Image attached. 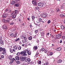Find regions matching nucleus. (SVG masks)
Here are the masks:
<instances>
[{
    "label": "nucleus",
    "instance_id": "19",
    "mask_svg": "<svg viewBox=\"0 0 65 65\" xmlns=\"http://www.w3.org/2000/svg\"><path fill=\"white\" fill-rule=\"evenodd\" d=\"M61 28L62 30H64L65 29V27L63 25H61Z\"/></svg>",
    "mask_w": 65,
    "mask_h": 65
},
{
    "label": "nucleus",
    "instance_id": "26",
    "mask_svg": "<svg viewBox=\"0 0 65 65\" xmlns=\"http://www.w3.org/2000/svg\"><path fill=\"white\" fill-rule=\"evenodd\" d=\"M27 54L28 55H30L31 54V52L30 51H28L27 52Z\"/></svg>",
    "mask_w": 65,
    "mask_h": 65
},
{
    "label": "nucleus",
    "instance_id": "7",
    "mask_svg": "<svg viewBox=\"0 0 65 65\" xmlns=\"http://www.w3.org/2000/svg\"><path fill=\"white\" fill-rule=\"evenodd\" d=\"M15 3H17L16 4H14V6L15 7H19V5L20 4L19 2H15Z\"/></svg>",
    "mask_w": 65,
    "mask_h": 65
},
{
    "label": "nucleus",
    "instance_id": "37",
    "mask_svg": "<svg viewBox=\"0 0 65 65\" xmlns=\"http://www.w3.org/2000/svg\"><path fill=\"white\" fill-rule=\"evenodd\" d=\"M16 63H17V64H20L21 62L20 61H17L16 62Z\"/></svg>",
    "mask_w": 65,
    "mask_h": 65
},
{
    "label": "nucleus",
    "instance_id": "33",
    "mask_svg": "<svg viewBox=\"0 0 65 65\" xmlns=\"http://www.w3.org/2000/svg\"><path fill=\"white\" fill-rule=\"evenodd\" d=\"M20 55H21V53L20 52H18L16 54L17 56H20Z\"/></svg>",
    "mask_w": 65,
    "mask_h": 65
},
{
    "label": "nucleus",
    "instance_id": "18",
    "mask_svg": "<svg viewBox=\"0 0 65 65\" xmlns=\"http://www.w3.org/2000/svg\"><path fill=\"white\" fill-rule=\"evenodd\" d=\"M9 35H10V36H11V37H12L14 36V33H11L9 34Z\"/></svg>",
    "mask_w": 65,
    "mask_h": 65
},
{
    "label": "nucleus",
    "instance_id": "53",
    "mask_svg": "<svg viewBox=\"0 0 65 65\" xmlns=\"http://www.w3.org/2000/svg\"><path fill=\"white\" fill-rule=\"evenodd\" d=\"M41 61H39L38 62L39 64H41Z\"/></svg>",
    "mask_w": 65,
    "mask_h": 65
},
{
    "label": "nucleus",
    "instance_id": "54",
    "mask_svg": "<svg viewBox=\"0 0 65 65\" xmlns=\"http://www.w3.org/2000/svg\"><path fill=\"white\" fill-rule=\"evenodd\" d=\"M44 35V33L43 32H42L41 34V36H43Z\"/></svg>",
    "mask_w": 65,
    "mask_h": 65
},
{
    "label": "nucleus",
    "instance_id": "24",
    "mask_svg": "<svg viewBox=\"0 0 65 65\" xmlns=\"http://www.w3.org/2000/svg\"><path fill=\"white\" fill-rule=\"evenodd\" d=\"M13 62V61L12 60H11L10 62L9 63V64H10V65H11L12 63Z\"/></svg>",
    "mask_w": 65,
    "mask_h": 65
},
{
    "label": "nucleus",
    "instance_id": "42",
    "mask_svg": "<svg viewBox=\"0 0 65 65\" xmlns=\"http://www.w3.org/2000/svg\"><path fill=\"white\" fill-rule=\"evenodd\" d=\"M3 50V48L1 47H0V52H2V51Z\"/></svg>",
    "mask_w": 65,
    "mask_h": 65
},
{
    "label": "nucleus",
    "instance_id": "46",
    "mask_svg": "<svg viewBox=\"0 0 65 65\" xmlns=\"http://www.w3.org/2000/svg\"><path fill=\"white\" fill-rule=\"evenodd\" d=\"M5 21H6V20L4 19H3L2 20V21L4 23H5Z\"/></svg>",
    "mask_w": 65,
    "mask_h": 65
},
{
    "label": "nucleus",
    "instance_id": "61",
    "mask_svg": "<svg viewBox=\"0 0 65 65\" xmlns=\"http://www.w3.org/2000/svg\"><path fill=\"white\" fill-rule=\"evenodd\" d=\"M24 25H25V23H23V24H22V25H21L22 26H24Z\"/></svg>",
    "mask_w": 65,
    "mask_h": 65
},
{
    "label": "nucleus",
    "instance_id": "34",
    "mask_svg": "<svg viewBox=\"0 0 65 65\" xmlns=\"http://www.w3.org/2000/svg\"><path fill=\"white\" fill-rule=\"evenodd\" d=\"M56 10H57V12H58L60 11V9H59L58 8H56Z\"/></svg>",
    "mask_w": 65,
    "mask_h": 65
},
{
    "label": "nucleus",
    "instance_id": "17",
    "mask_svg": "<svg viewBox=\"0 0 65 65\" xmlns=\"http://www.w3.org/2000/svg\"><path fill=\"white\" fill-rule=\"evenodd\" d=\"M56 50L58 51H60L61 50V48L60 47H58L56 48Z\"/></svg>",
    "mask_w": 65,
    "mask_h": 65
},
{
    "label": "nucleus",
    "instance_id": "21",
    "mask_svg": "<svg viewBox=\"0 0 65 65\" xmlns=\"http://www.w3.org/2000/svg\"><path fill=\"white\" fill-rule=\"evenodd\" d=\"M9 20L8 19H7V20H5V23H9V22H10V20Z\"/></svg>",
    "mask_w": 65,
    "mask_h": 65
},
{
    "label": "nucleus",
    "instance_id": "56",
    "mask_svg": "<svg viewBox=\"0 0 65 65\" xmlns=\"http://www.w3.org/2000/svg\"><path fill=\"white\" fill-rule=\"evenodd\" d=\"M54 12V10H51V13H53Z\"/></svg>",
    "mask_w": 65,
    "mask_h": 65
},
{
    "label": "nucleus",
    "instance_id": "27",
    "mask_svg": "<svg viewBox=\"0 0 65 65\" xmlns=\"http://www.w3.org/2000/svg\"><path fill=\"white\" fill-rule=\"evenodd\" d=\"M19 56H17L16 57V60H17V61H19Z\"/></svg>",
    "mask_w": 65,
    "mask_h": 65
},
{
    "label": "nucleus",
    "instance_id": "11",
    "mask_svg": "<svg viewBox=\"0 0 65 65\" xmlns=\"http://www.w3.org/2000/svg\"><path fill=\"white\" fill-rule=\"evenodd\" d=\"M33 49L34 50H35V51L38 50V46H34L33 47Z\"/></svg>",
    "mask_w": 65,
    "mask_h": 65
},
{
    "label": "nucleus",
    "instance_id": "29",
    "mask_svg": "<svg viewBox=\"0 0 65 65\" xmlns=\"http://www.w3.org/2000/svg\"><path fill=\"white\" fill-rule=\"evenodd\" d=\"M13 48L15 50H17V48H18V46H15L13 47Z\"/></svg>",
    "mask_w": 65,
    "mask_h": 65
},
{
    "label": "nucleus",
    "instance_id": "36",
    "mask_svg": "<svg viewBox=\"0 0 65 65\" xmlns=\"http://www.w3.org/2000/svg\"><path fill=\"white\" fill-rule=\"evenodd\" d=\"M36 22L37 23V24H40V21L38 20H37Z\"/></svg>",
    "mask_w": 65,
    "mask_h": 65
},
{
    "label": "nucleus",
    "instance_id": "22",
    "mask_svg": "<svg viewBox=\"0 0 65 65\" xmlns=\"http://www.w3.org/2000/svg\"><path fill=\"white\" fill-rule=\"evenodd\" d=\"M38 55H39V52H37L35 56L36 57H37L38 56Z\"/></svg>",
    "mask_w": 65,
    "mask_h": 65
},
{
    "label": "nucleus",
    "instance_id": "59",
    "mask_svg": "<svg viewBox=\"0 0 65 65\" xmlns=\"http://www.w3.org/2000/svg\"><path fill=\"white\" fill-rule=\"evenodd\" d=\"M39 21L41 22H42V19H41L40 18V19H39Z\"/></svg>",
    "mask_w": 65,
    "mask_h": 65
},
{
    "label": "nucleus",
    "instance_id": "14",
    "mask_svg": "<svg viewBox=\"0 0 65 65\" xmlns=\"http://www.w3.org/2000/svg\"><path fill=\"white\" fill-rule=\"evenodd\" d=\"M0 43L1 44H2V45H3L4 44V43L3 42V40H0Z\"/></svg>",
    "mask_w": 65,
    "mask_h": 65
},
{
    "label": "nucleus",
    "instance_id": "13",
    "mask_svg": "<svg viewBox=\"0 0 65 65\" xmlns=\"http://www.w3.org/2000/svg\"><path fill=\"white\" fill-rule=\"evenodd\" d=\"M14 12V14H17V13L18 12V10H15V11H13Z\"/></svg>",
    "mask_w": 65,
    "mask_h": 65
},
{
    "label": "nucleus",
    "instance_id": "55",
    "mask_svg": "<svg viewBox=\"0 0 65 65\" xmlns=\"http://www.w3.org/2000/svg\"><path fill=\"white\" fill-rule=\"evenodd\" d=\"M51 23V21H50V20H48V21L47 22V23L48 24H50Z\"/></svg>",
    "mask_w": 65,
    "mask_h": 65
},
{
    "label": "nucleus",
    "instance_id": "12",
    "mask_svg": "<svg viewBox=\"0 0 65 65\" xmlns=\"http://www.w3.org/2000/svg\"><path fill=\"white\" fill-rule=\"evenodd\" d=\"M47 15H46V14H42V17H43V18H45L46 17Z\"/></svg>",
    "mask_w": 65,
    "mask_h": 65
},
{
    "label": "nucleus",
    "instance_id": "6",
    "mask_svg": "<svg viewBox=\"0 0 65 65\" xmlns=\"http://www.w3.org/2000/svg\"><path fill=\"white\" fill-rule=\"evenodd\" d=\"M2 54L3 55H5L6 53V50L4 48Z\"/></svg>",
    "mask_w": 65,
    "mask_h": 65
},
{
    "label": "nucleus",
    "instance_id": "40",
    "mask_svg": "<svg viewBox=\"0 0 65 65\" xmlns=\"http://www.w3.org/2000/svg\"><path fill=\"white\" fill-rule=\"evenodd\" d=\"M48 62H45L44 63H45V65H47L48 64Z\"/></svg>",
    "mask_w": 65,
    "mask_h": 65
},
{
    "label": "nucleus",
    "instance_id": "2",
    "mask_svg": "<svg viewBox=\"0 0 65 65\" xmlns=\"http://www.w3.org/2000/svg\"><path fill=\"white\" fill-rule=\"evenodd\" d=\"M62 34H56V37L57 39H60V38H61V36H62Z\"/></svg>",
    "mask_w": 65,
    "mask_h": 65
},
{
    "label": "nucleus",
    "instance_id": "25",
    "mask_svg": "<svg viewBox=\"0 0 65 65\" xmlns=\"http://www.w3.org/2000/svg\"><path fill=\"white\" fill-rule=\"evenodd\" d=\"M2 17L4 18H5L7 17V15L4 14L2 15Z\"/></svg>",
    "mask_w": 65,
    "mask_h": 65
},
{
    "label": "nucleus",
    "instance_id": "43",
    "mask_svg": "<svg viewBox=\"0 0 65 65\" xmlns=\"http://www.w3.org/2000/svg\"><path fill=\"white\" fill-rule=\"evenodd\" d=\"M20 53V54L21 55H22V54H24V51H21V53Z\"/></svg>",
    "mask_w": 65,
    "mask_h": 65
},
{
    "label": "nucleus",
    "instance_id": "16",
    "mask_svg": "<svg viewBox=\"0 0 65 65\" xmlns=\"http://www.w3.org/2000/svg\"><path fill=\"white\" fill-rule=\"evenodd\" d=\"M15 3V2L13 1H12V2H11V5H14Z\"/></svg>",
    "mask_w": 65,
    "mask_h": 65
},
{
    "label": "nucleus",
    "instance_id": "31",
    "mask_svg": "<svg viewBox=\"0 0 65 65\" xmlns=\"http://www.w3.org/2000/svg\"><path fill=\"white\" fill-rule=\"evenodd\" d=\"M28 39L29 40H31L32 39V37L31 36H30V37H28Z\"/></svg>",
    "mask_w": 65,
    "mask_h": 65
},
{
    "label": "nucleus",
    "instance_id": "35",
    "mask_svg": "<svg viewBox=\"0 0 65 65\" xmlns=\"http://www.w3.org/2000/svg\"><path fill=\"white\" fill-rule=\"evenodd\" d=\"M23 56H27V53H25L24 52V53H23Z\"/></svg>",
    "mask_w": 65,
    "mask_h": 65
},
{
    "label": "nucleus",
    "instance_id": "57",
    "mask_svg": "<svg viewBox=\"0 0 65 65\" xmlns=\"http://www.w3.org/2000/svg\"><path fill=\"white\" fill-rule=\"evenodd\" d=\"M13 24H14V22H12L10 23V25H13Z\"/></svg>",
    "mask_w": 65,
    "mask_h": 65
},
{
    "label": "nucleus",
    "instance_id": "41",
    "mask_svg": "<svg viewBox=\"0 0 65 65\" xmlns=\"http://www.w3.org/2000/svg\"><path fill=\"white\" fill-rule=\"evenodd\" d=\"M38 30H36L35 31V33L36 34H37V33H38Z\"/></svg>",
    "mask_w": 65,
    "mask_h": 65
},
{
    "label": "nucleus",
    "instance_id": "44",
    "mask_svg": "<svg viewBox=\"0 0 65 65\" xmlns=\"http://www.w3.org/2000/svg\"><path fill=\"white\" fill-rule=\"evenodd\" d=\"M28 50H25V51H24V52H25V53H28Z\"/></svg>",
    "mask_w": 65,
    "mask_h": 65
},
{
    "label": "nucleus",
    "instance_id": "38",
    "mask_svg": "<svg viewBox=\"0 0 65 65\" xmlns=\"http://www.w3.org/2000/svg\"><path fill=\"white\" fill-rule=\"evenodd\" d=\"M31 18L32 20H34L35 19V17L34 16V15H33L32 16Z\"/></svg>",
    "mask_w": 65,
    "mask_h": 65
},
{
    "label": "nucleus",
    "instance_id": "60",
    "mask_svg": "<svg viewBox=\"0 0 65 65\" xmlns=\"http://www.w3.org/2000/svg\"><path fill=\"white\" fill-rule=\"evenodd\" d=\"M14 14V12L13 11L12 12L11 14V15H12V14Z\"/></svg>",
    "mask_w": 65,
    "mask_h": 65
},
{
    "label": "nucleus",
    "instance_id": "10",
    "mask_svg": "<svg viewBox=\"0 0 65 65\" xmlns=\"http://www.w3.org/2000/svg\"><path fill=\"white\" fill-rule=\"evenodd\" d=\"M22 39H27V37H26L25 36L23 35H22L21 37Z\"/></svg>",
    "mask_w": 65,
    "mask_h": 65
},
{
    "label": "nucleus",
    "instance_id": "63",
    "mask_svg": "<svg viewBox=\"0 0 65 65\" xmlns=\"http://www.w3.org/2000/svg\"><path fill=\"white\" fill-rule=\"evenodd\" d=\"M1 57L2 58H4V56L3 55H2L1 56Z\"/></svg>",
    "mask_w": 65,
    "mask_h": 65
},
{
    "label": "nucleus",
    "instance_id": "23",
    "mask_svg": "<svg viewBox=\"0 0 65 65\" xmlns=\"http://www.w3.org/2000/svg\"><path fill=\"white\" fill-rule=\"evenodd\" d=\"M62 62V60L60 59L58 61L57 63H61Z\"/></svg>",
    "mask_w": 65,
    "mask_h": 65
},
{
    "label": "nucleus",
    "instance_id": "39",
    "mask_svg": "<svg viewBox=\"0 0 65 65\" xmlns=\"http://www.w3.org/2000/svg\"><path fill=\"white\" fill-rule=\"evenodd\" d=\"M60 17H61L62 18H63V17H64V15L63 14H60Z\"/></svg>",
    "mask_w": 65,
    "mask_h": 65
},
{
    "label": "nucleus",
    "instance_id": "49",
    "mask_svg": "<svg viewBox=\"0 0 65 65\" xmlns=\"http://www.w3.org/2000/svg\"><path fill=\"white\" fill-rule=\"evenodd\" d=\"M10 52L11 53H13V51H12V50H11V49H10Z\"/></svg>",
    "mask_w": 65,
    "mask_h": 65
},
{
    "label": "nucleus",
    "instance_id": "45",
    "mask_svg": "<svg viewBox=\"0 0 65 65\" xmlns=\"http://www.w3.org/2000/svg\"><path fill=\"white\" fill-rule=\"evenodd\" d=\"M29 27L30 29H32V24H30V25H29Z\"/></svg>",
    "mask_w": 65,
    "mask_h": 65
},
{
    "label": "nucleus",
    "instance_id": "47",
    "mask_svg": "<svg viewBox=\"0 0 65 65\" xmlns=\"http://www.w3.org/2000/svg\"><path fill=\"white\" fill-rule=\"evenodd\" d=\"M34 62H30V64H31V65H34Z\"/></svg>",
    "mask_w": 65,
    "mask_h": 65
},
{
    "label": "nucleus",
    "instance_id": "30",
    "mask_svg": "<svg viewBox=\"0 0 65 65\" xmlns=\"http://www.w3.org/2000/svg\"><path fill=\"white\" fill-rule=\"evenodd\" d=\"M22 42L23 43L26 42V39H24L22 40Z\"/></svg>",
    "mask_w": 65,
    "mask_h": 65
},
{
    "label": "nucleus",
    "instance_id": "62",
    "mask_svg": "<svg viewBox=\"0 0 65 65\" xmlns=\"http://www.w3.org/2000/svg\"><path fill=\"white\" fill-rule=\"evenodd\" d=\"M11 60H12V61H14V60H15V58H13L12 59H11Z\"/></svg>",
    "mask_w": 65,
    "mask_h": 65
},
{
    "label": "nucleus",
    "instance_id": "5",
    "mask_svg": "<svg viewBox=\"0 0 65 65\" xmlns=\"http://www.w3.org/2000/svg\"><path fill=\"white\" fill-rule=\"evenodd\" d=\"M37 0H32V3L33 4H34L35 5H37V3L36 1Z\"/></svg>",
    "mask_w": 65,
    "mask_h": 65
},
{
    "label": "nucleus",
    "instance_id": "20",
    "mask_svg": "<svg viewBox=\"0 0 65 65\" xmlns=\"http://www.w3.org/2000/svg\"><path fill=\"white\" fill-rule=\"evenodd\" d=\"M12 55H9L8 57L9 60H10L12 59Z\"/></svg>",
    "mask_w": 65,
    "mask_h": 65
},
{
    "label": "nucleus",
    "instance_id": "15",
    "mask_svg": "<svg viewBox=\"0 0 65 65\" xmlns=\"http://www.w3.org/2000/svg\"><path fill=\"white\" fill-rule=\"evenodd\" d=\"M3 27L4 29H7V27L6 25H4L3 26Z\"/></svg>",
    "mask_w": 65,
    "mask_h": 65
},
{
    "label": "nucleus",
    "instance_id": "50",
    "mask_svg": "<svg viewBox=\"0 0 65 65\" xmlns=\"http://www.w3.org/2000/svg\"><path fill=\"white\" fill-rule=\"evenodd\" d=\"M41 50H42V52H43V51H44V48H42L41 49Z\"/></svg>",
    "mask_w": 65,
    "mask_h": 65
},
{
    "label": "nucleus",
    "instance_id": "1",
    "mask_svg": "<svg viewBox=\"0 0 65 65\" xmlns=\"http://www.w3.org/2000/svg\"><path fill=\"white\" fill-rule=\"evenodd\" d=\"M17 15V14H14L13 15L12 17L11 16H8L7 17V19L9 20H11L12 19V18L15 19V18Z\"/></svg>",
    "mask_w": 65,
    "mask_h": 65
},
{
    "label": "nucleus",
    "instance_id": "48",
    "mask_svg": "<svg viewBox=\"0 0 65 65\" xmlns=\"http://www.w3.org/2000/svg\"><path fill=\"white\" fill-rule=\"evenodd\" d=\"M65 38V36H62V39H64Z\"/></svg>",
    "mask_w": 65,
    "mask_h": 65
},
{
    "label": "nucleus",
    "instance_id": "8",
    "mask_svg": "<svg viewBox=\"0 0 65 65\" xmlns=\"http://www.w3.org/2000/svg\"><path fill=\"white\" fill-rule=\"evenodd\" d=\"M47 55H49V56H52L53 55V53L52 52H50V51H48L47 53Z\"/></svg>",
    "mask_w": 65,
    "mask_h": 65
},
{
    "label": "nucleus",
    "instance_id": "64",
    "mask_svg": "<svg viewBox=\"0 0 65 65\" xmlns=\"http://www.w3.org/2000/svg\"><path fill=\"white\" fill-rule=\"evenodd\" d=\"M37 25L38 26H40V24H37Z\"/></svg>",
    "mask_w": 65,
    "mask_h": 65
},
{
    "label": "nucleus",
    "instance_id": "28",
    "mask_svg": "<svg viewBox=\"0 0 65 65\" xmlns=\"http://www.w3.org/2000/svg\"><path fill=\"white\" fill-rule=\"evenodd\" d=\"M19 40H20V38H18L17 39L15 40L14 41V42H18V41H19Z\"/></svg>",
    "mask_w": 65,
    "mask_h": 65
},
{
    "label": "nucleus",
    "instance_id": "58",
    "mask_svg": "<svg viewBox=\"0 0 65 65\" xmlns=\"http://www.w3.org/2000/svg\"><path fill=\"white\" fill-rule=\"evenodd\" d=\"M8 11L9 12H11V9H9L8 10Z\"/></svg>",
    "mask_w": 65,
    "mask_h": 65
},
{
    "label": "nucleus",
    "instance_id": "52",
    "mask_svg": "<svg viewBox=\"0 0 65 65\" xmlns=\"http://www.w3.org/2000/svg\"><path fill=\"white\" fill-rule=\"evenodd\" d=\"M35 9L36 10H38L39 9V8L38 7H35Z\"/></svg>",
    "mask_w": 65,
    "mask_h": 65
},
{
    "label": "nucleus",
    "instance_id": "32",
    "mask_svg": "<svg viewBox=\"0 0 65 65\" xmlns=\"http://www.w3.org/2000/svg\"><path fill=\"white\" fill-rule=\"evenodd\" d=\"M21 46H19L18 47V50H21Z\"/></svg>",
    "mask_w": 65,
    "mask_h": 65
},
{
    "label": "nucleus",
    "instance_id": "51",
    "mask_svg": "<svg viewBox=\"0 0 65 65\" xmlns=\"http://www.w3.org/2000/svg\"><path fill=\"white\" fill-rule=\"evenodd\" d=\"M14 37L15 38L17 37V34H14Z\"/></svg>",
    "mask_w": 65,
    "mask_h": 65
},
{
    "label": "nucleus",
    "instance_id": "4",
    "mask_svg": "<svg viewBox=\"0 0 65 65\" xmlns=\"http://www.w3.org/2000/svg\"><path fill=\"white\" fill-rule=\"evenodd\" d=\"M26 58V57L21 56L20 57V60L21 61H24V60H25Z\"/></svg>",
    "mask_w": 65,
    "mask_h": 65
},
{
    "label": "nucleus",
    "instance_id": "9",
    "mask_svg": "<svg viewBox=\"0 0 65 65\" xmlns=\"http://www.w3.org/2000/svg\"><path fill=\"white\" fill-rule=\"evenodd\" d=\"M25 62H30L31 61V59H30V58L27 59V58H26L25 59Z\"/></svg>",
    "mask_w": 65,
    "mask_h": 65
},
{
    "label": "nucleus",
    "instance_id": "3",
    "mask_svg": "<svg viewBox=\"0 0 65 65\" xmlns=\"http://www.w3.org/2000/svg\"><path fill=\"white\" fill-rule=\"evenodd\" d=\"M37 5L38 6L40 7H43L44 5V3H37Z\"/></svg>",
    "mask_w": 65,
    "mask_h": 65
}]
</instances>
